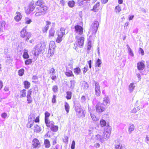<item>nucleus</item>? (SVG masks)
Masks as SVG:
<instances>
[{"mask_svg":"<svg viewBox=\"0 0 149 149\" xmlns=\"http://www.w3.org/2000/svg\"><path fill=\"white\" fill-rule=\"evenodd\" d=\"M36 12L35 15L36 17H38L44 16L46 13L47 7L45 6H42L36 8Z\"/></svg>","mask_w":149,"mask_h":149,"instance_id":"obj_1","label":"nucleus"},{"mask_svg":"<svg viewBox=\"0 0 149 149\" xmlns=\"http://www.w3.org/2000/svg\"><path fill=\"white\" fill-rule=\"evenodd\" d=\"M75 109L78 118H81L85 117V111L82 109L81 106H76Z\"/></svg>","mask_w":149,"mask_h":149,"instance_id":"obj_2","label":"nucleus"},{"mask_svg":"<svg viewBox=\"0 0 149 149\" xmlns=\"http://www.w3.org/2000/svg\"><path fill=\"white\" fill-rule=\"evenodd\" d=\"M31 36V34L26 31L25 28H24L20 32L21 37L23 38H25V40L26 41H28Z\"/></svg>","mask_w":149,"mask_h":149,"instance_id":"obj_3","label":"nucleus"},{"mask_svg":"<svg viewBox=\"0 0 149 149\" xmlns=\"http://www.w3.org/2000/svg\"><path fill=\"white\" fill-rule=\"evenodd\" d=\"M65 28H60V31L57 32L58 37L56 41L57 43H59L62 41V38L65 34Z\"/></svg>","mask_w":149,"mask_h":149,"instance_id":"obj_4","label":"nucleus"},{"mask_svg":"<svg viewBox=\"0 0 149 149\" xmlns=\"http://www.w3.org/2000/svg\"><path fill=\"white\" fill-rule=\"evenodd\" d=\"M99 25V22L97 21H95L91 25V30L92 31V35H94V36H95Z\"/></svg>","mask_w":149,"mask_h":149,"instance_id":"obj_5","label":"nucleus"},{"mask_svg":"<svg viewBox=\"0 0 149 149\" xmlns=\"http://www.w3.org/2000/svg\"><path fill=\"white\" fill-rule=\"evenodd\" d=\"M43 49L42 44H38L36 45L34 48V54L35 56H38L40 54Z\"/></svg>","mask_w":149,"mask_h":149,"instance_id":"obj_6","label":"nucleus"},{"mask_svg":"<svg viewBox=\"0 0 149 149\" xmlns=\"http://www.w3.org/2000/svg\"><path fill=\"white\" fill-rule=\"evenodd\" d=\"M74 32L76 36L81 35L83 33V27L79 25H76L74 26Z\"/></svg>","mask_w":149,"mask_h":149,"instance_id":"obj_7","label":"nucleus"},{"mask_svg":"<svg viewBox=\"0 0 149 149\" xmlns=\"http://www.w3.org/2000/svg\"><path fill=\"white\" fill-rule=\"evenodd\" d=\"M76 40V42L80 48L82 47L83 46L84 38V37L81 36L79 37L78 36H76L75 37Z\"/></svg>","mask_w":149,"mask_h":149,"instance_id":"obj_8","label":"nucleus"},{"mask_svg":"<svg viewBox=\"0 0 149 149\" xmlns=\"http://www.w3.org/2000/svg\"><path fill=\"white\" fill-rule=\"evenodd\" d=\"M35 8L33 2H31L29 5L28 7L26 9L25 11L27 14H29L32 12Z\"/></svg>","mask_w":149,"mask_h":149,"instance_id":"obj_9","label":"nucleus"},{"mask_svg":"<svg viewBox=\"0 0 149 149\" xmlns=\"http://www.w3.org/2000/svg\"><path fill=\"white\" fill-rule=\"evenodd\" d=\"M96 111L98 112H101L103 111L106 109V106L103 104H97L95 106Z\"/></svg>","mask_w":149,"mask_h":149,"instance_id":"obj_10","label":"nucleus"},{"mask_svg":"<svg viewBox=\"0 0 149 149\" xmlns=\"http://www.w3.org/2000/svg\"><path fill=\"white\" fill-rule=\"evenodd\" d=\"M95 95L97 96H100L101 93L100 87L99 83L97 81H95Z\"/></svg>","mask_w":149,"mask_h":149,"instance_id":"obj_11","label":"nucleus"},{"mask_svg":"<svg viewBox=\"0 0 149 149\" xmlns=\"http://www.w3.org/2000/svg\"><path fill=\"white\" fill-rule=\"evenodd\" d=\"M32 143L33 148L38 149L41 146L40 142L36 138L33 139Z\"/></svg>","mask_w":149,"mask_h":149,"instance_id":"obj_12","label":"nucleus"},{"mask_svg":"<svg viewBox=\"0 0 149 149\" xmlns=\"http://www.w3.org/2000/svg\"><path fill=\"white\" fill-rule=\"evenodd\" d=\"M145 66L144 61L139 62L137 63V68L139 70H143L145 68Z\"/></svg>","mask_w":149,"mask_h":149,"instance_id":"obj_13","label":"nucleus"},{"mask_svg":"<svg viewBox=\"0 0 149 149\" xmlns=\"http://www.w3.org/2000/svg\"><path fill=\"white\" fill-rule=\"evenodd\" d=\"M81 86L84 89L86 90L88 89L89 86L87 83L84 81H81Z\"/></svg>","mask_w":149,"mask_h":149,"instance_id":"obj_14","label":"nucleus"},{"mask_svg":"<svg viewBox=\"0 0 149 149\" xmlns=\"http://www.w3.org/2000/svg\"><path fill=\"white\" fill-rule=\"evenodd\" d=\"M110 102V99L109 97L106 96L103 98V103L102 104L106 106V105L109 104Z\"/></svg>","mask_w":149,"mask_h":149,"instance_id":"obj_15","label":"nucleus"},{"mask_svg":"<svg viewBox=\"0 0 149 149\" xmlns=\"http://www.w3.org/2000/svg\"><path fill=\"white\" fill-rule=\"evenodd\" d=\"M66 72H65V74L67 77H74L72 72L69 69H66Z\"/></svg>","mask_w":149,"mask_h":149,"instance_id":"obj_16","label":"nucleus"},{"mask_svg":"<svg viewBox=\"0 0 149 149\" xmlns=\"http://www.w3.org/2000/svg\"><path fill=\"white\" fill-rule=\"evenodd\" d=\"M55 33V31L54 30V29L52 27L50 29L49 31V38L53 37L54 36Z\"/></svg>","mask_w":149,"mask_h":149,"instance_id":"obj_17","label":"nucleus"},{"mask_svg":"<svg viewBox=\"0 0 149 149\" xmlns=\"http://www.w3.org/2000/svg\"><path fill=\"white\" fill-rule=\"evenodd\" d=\"M33 130L35 132L38 133L40 132L41 130V128L37 125H34Z\"/></svg>","mask_w":149,"mask_h":149,"instance_id":"obj_18","label":"nucleus"},{"mask_svg":"<svg viewBox=\"0 0 149 149\" xmlns=\"http://www.w3.org/2000/svg\"><path fill=\"white\" fill-rule=\"evenodd\" d=\"M76 81L74 80H71L70 81L69 88L72 90L74 87Z\"/></svg>","mask_w":149,"mask_h":149,"instance_id":"obj_19","label":"nucleus"},{"mask_svg":"<svg viewBox=\"0 0 149 149\" xmlns=\"http://www.w3.org/2000/svg\"><path fill=\"white\" fill-rule=\"evenodd\" d=\"M100 5V3L97 2L93 7V8L92 9V11L94 12H97L98 9L97 8L99 7Z\"/></svg>","mask_w":149,"mask_h":149,"instance_id":"obj_20","label":"nucleus"},{"mask_svg":"<svg viewBox=\"0 0 149 149\" xmlns=\"http://www.w3.org/2000/svg\"><path fill=\"white\" fill-rule=\"evenodd\" d=\"M17 15L15 17V20L17 22L19 21L21 19L22 16L20 13L19 12H17Z\"/></svg>","mask_w":149,"mask_h":149,"instance_id":"obj_21","label":"nucleus"},{"mask_svg":"<svg viewBox=\"0 0 149 149\" xmlns=\"http://www.w3.org/2000/svg\"><path fill=\"white\" fill-rule=\"evenodd\" d=\"M20 97L21 98L26 97V90L24 89L20 91L19 94Z\"/></svg>","mask_w":149,"mask_h":149,"instance_id":"obj_22","label":"nucleus"},{"mask_svg":"<svg viewBox=\"0 0 149 149\" xmlns=\"http://www.w3.org/2000/svg\"><path fill=\"white\" fill-rule=\"evenodd\" d=\"M92 47L91 41L89 40L87 46V52L88 54H89L90 52V51Z\"/></svg>","mask_w":149,"mask_h":149,"instance_id":"obj_23","label":"nucleus"},{"mask_svg":"<svg viewBox=\"0 0 149 149\" xmlns=\"http://www.w3.org/2000/svg\"><path fill=\"white\" fill-rule=\"evenodd\" d=\"M111 127L108 125L106 126L104 128V132H105L111 134Z\"/></svg>","mask_w":149,"mask_h":149,"instance_id":"obj_24","label":"nucleus"},{"mask_svg":"<svg viewBox=\"0 0 149 149\" xmlns=\"http://www.w3.org/2000/svg\"><path fill=\"white\" fill-rule=\"evenodd\" d=\"M55 47V45L54 42L53 41L50 42L49 47V49L50 50L52 49V50H53Z\"/></svg>","mask_w":149,"mask_h":149,"instance_id":"obj_25","label":"nucleus"},{"mask_svg":"<svg viewBox=\"0 0 149 149\" xmlns=\"http://www.w3.org/2000/svg\"><path fill=\"white\" fill-rule=\"evenodd\" d=\"M115 149H123L122 145L119 142H118L115 145Z\"/></svg>","mask_w":149,"mask_h":149,"instance_id":"obj_26","label":"nucleus"},{"mask_svg":"<svg viewBox=\"0 0 149 149\" xmlns=\"http://www.w3.org/2000/svg\"><path fill=\"white\" fill-rule=\"evenodd\" d=\"M95 139L96 140L99 141L102 143L104 141L103 138H102L101 136L99 134H97L96 135Z\"/></svg>","mask_w":149,"mask_h":149,"instance_id":"obj_27","label":"nucleus"},{"mask_svg":"<svg viewBox=\"0 0 149 149\" xmlns=\"http://www.w3.org/2000/svg\"><path fill=\"white\" fill-rule=\"evenodd\" d=\"M64 104L65 109L67 113H68L69 111L70 107L69 104L67 102H65Z\"/></svg>","mask_w":149,"mask_h":149,"instance_id":"obj_28","label":"nucleus"},{"mask_svg":"<svg viewBox=\"0 0 149 149\" xmlns=\"http://www.w3.org/2000/svg\"><path fill=\"white\" fill-rule=\"evenodd\" d=\"M102 63V62L101 60L99 59L98 58L96 61L95 62V65L96 66H97L98 67L100 68L101 67V65Z\"/></svg>","mask_w":149,"mask_h":149,"instance_id":"obj_29","label":"nucleus"},{"mask_svg":"<svg viewBox=\"0 0 149 149\" xmlns=\"http://www.w3.org/2000/svg\"><path fill=\"white\" fill-rule=\"evenodd\" d=\"M44 144L46 148H48L50 146V144L49 141L48 139H45L44 141Z\"/></svg>","mask_w":149,"mask_h":149,"instance_id":"obj_30","label":"nucleus"},{"mask_svg":"<svg viewBox=\"0 0 149 149\" xmlns=\"http://www.w3.org/2000/svg\"><path fill=\"white\" fill-rule=\"evenodd\" d=\"M28 51L25 50L23 54V57L24 58L27 59L29 58V56L28 53Z\"/></svg>","mask_w":149,"mask_h":149,"instance_id":"obj_31","label":"nucleus"},{"mask_svg":"<svg viewBox=\"0 0 149 149\" xmlns=\"http://www.w3.org/2000/svg\"><path fill=\"white\" fill-rule=\"evenodd\" d=\"M24 88L26 89H28L30 86V83L27 81H25L24 82Z\"/></svg>","mask_w":149,"mask_h":149,"instance_id":"obj_32","label":"nucleus"},{"mask_svg":"<svg viewBox=\"0 0 149 149\" xmlns=\"http://www.w3.org/2000/svg\"><path fill=\"white\" fill-rule=\"evenodd\" d=\"M66 98L67 100H70L72 98V93L71 91H68L66 92Z\"/></svg>","mask_w":149,"mask_h":149,"instance_id":"obj_33","label":"nucleus"},{"mask_svg":"<svg viewBox=\"0 0 149 149\" xmlns=\"http://www.w3.org/2000/svg\"><path fill=\"white\" fill-rule=\"evenodd\" d=\"M126 46L127 47L128 53L131 56H134V54H133V53L131 49L130 48L129 45H126Z\"/></svg>","mask_w":149,"mask_h":149,"instance_id":"obj_34","label":"nucleus"},{"mask_svg":"<svg viewBox=\"0 0 149 149\" xmlns=\"http://www.w3.org/2000/svg\"><path fill=\"white\" fill-rule=\"evenodd\" d=\"M134 84L133 83L130 84L129 86V89L130 92H132L134 90L135 87L134 85Z\"/></svg>","mask_w":149,"mask_h":149,"instance_id":"obj_35","label":"nucleus"},{"mask_svg":"<svg viewBox=\"0 0 149 149\" xmlns=\"http://www.w3.org/2000/svg\"><path fill=\"white\" fill-rule=\"evenodd\" d=\"M90 114L92 119L94 121H97L99 120V119L97 118L94 114L92 113H90Z\"/></svg>","mask_w":149,"mask_h":149,"instance_id":"obj_36","label":"nucleus"},{"mask_svg":"<svg viewBox=\"0 0 149 149\" xmlns=\"http://www.w3.org/2000/svg\"><path fill=\"white\" fill-rule=\"evenodd\" d=\"M110 134L107 132H104L103 134V139H109L110 136Z\"/></svg>","mask_w":149,"mask_h":149,"instance_id":"obj_37","label":"nucleus"},{"mask_svg":"<svg viewBox=\"0 0 149 149\" xmlns=\"http://www.w3.org/2000/svg\"><path fill=\"white\" fill-rule=\"evenodd\" d=\"M134 130V125L132 124L129 127L128 129V132L129 134H131L132 132Z\"/></svg>","mask_w":149,"mask_h":149,"instance_id":"obj_38","label":"nucleus"},{"mask_svg":"<svg viewBox=\"0 0 149 149\" xmlns=\"http://www.w3.org/2000/svg\"><path fill=\"white\" fill-rule=\"evenodd\" d=\"M74 72L77 74H79L81 72V70L80 68L78 67L75 68L74 70Z\"/></svg>","mask_w":149,"mask_h":149,"instance_id":"obj_39","label":"nucleus"},{"mask_svg":"<svg viewBox=\"0 0 149 149\" xmlns=\"http://www.w3.org/2000/svg\"><path fill=\"white\" fill-rule=\"evenodd\" d=\"M51 130L54 132H56L58 129V127L57 126L54 125L53 126H51L50 127Z\"/></svg>","mask_w":149,"mask_h":149,"instance_id":"obj_40","label":"nucleus"},{"mask_svg":"<svg viewBox=\"0 0 149 149\" xmlns=\"http://www.w3.org/2000/svg\"><path fill=\"white\" fill-rule=\"evenodd\" d=\"M75 4V2L73 1H70L68 2V6L71 8L73 7Z\"/></svg>","mask_w":149,"mask_h":149,"instance_id":"obj_41","label":"nucleus"},{"mask_svg":"<svg viewBox=\"0 0 149 149\" xmlns=\"http://www.w3.org/2000/svg\"><path fill=\"white\" fill-rule=\"evenodd\" d=\"M44 2L42 0H38L35 3L37 6H40L44 4Z\"/></svg>","mask_w":149,"mask_h":149,"instance_id":"obj_42","label":"nucleus"},{"mask_svg":"<svg viewBox=\"0 0 149 149\" xmlns=\"http://www.w3.org/2000/svg\"><path fill=\"white\" fill-rule=\"evenodd\" d=\"M34 115L33 114H31L29 116V121H31L32 120L33 121H34Z\"/></svg>","mask_w":149,"mask_h":149,"instance_id":"obj_43","label":"nucleus"},{"mask_svg":"<svg viewBox=\"0 0 149 149\" xmlns=\"http://www.w3.org/2000/svg\"><path fill=\"white\" fill-rule=\"evenodd\" d=\"M56 73L55 70L52 68L49 70V73L51 74L52 75H54Z\"/></svg>","mask_w":149,"mask_h":149,"instance_id":"obj_44","label":"nucleus"},{"mask_svg":"<svg viewBox=\"0 0 149 149\" xmlns=\"http://www.w3.org/2000/svg\"><path fill=\"white\" fill-rule=\"evenodd\" d=\"M24 70L23 69H21L18 71V74L19 76H22L24 73Z\"/></svg>","mask_w":149,"mask_h":149,"instance_id":"obj_45","label":"nucleus"},{"mask_svg":"<svg viewBox=\"0 0 149 149\" xmlns=\"http://www.w3.org/2000/svg\"><path fill=\"white\" fill-rule=\"evenodd\" d=\"M52 90L54 93H56L58 91V87L57 85H54L52 87Z\"/></svg>","mask_w":149,"mask_h":149,"instance_id":"obj_46","label":"nucleus"},{"mask_svg":"<svg viewBox=\"0 0 149 149\" xmlns=\"http://www.w3.org/2000/svg\"><path fill=\"white\" fill-rule=\"evenodd\" d=\"M6 24V22L4 21L1 19L0 20V26L1 27H2V28L3 27H4L5 26Z\"/></svg>","mask_w":149,"mask_h":149,"instance_id":"obj_47","label":"nucleus"},{"mask_svg":"<svg viewBox=\"0 0 149 149\" xmlns=\"http://www.w3.org/2000/svg\"><path fill=\"white\" fill-rule=\"evenodd\" d=\"M34 121H29V123L27 124V127L28 128H31L33 125Z\"/></svg>","mask_w":149,"mask_h":149,"instance_id":"obj_48","label":"nucleus"},{"mask_svg":"<svg viewBox=\"0 0 149 149\" xmlns=\"http://www.w3.org/2000/svg\"><path fill=\"white\" fill-rule=\"evenodd\" d=\"M26 97L27 98L28 103L29 104L31 103L32 102V99L31 96H26Z\"/></svg>","mask_w":149,"mask_h":149,"instance_id":"obj_49","label":"nucleus"},{"mask_svg":"<svg viewBox=\"0 0 149 149\" xmlns=\"http://www.w3.org/2000/svg\"><path fill=\"white\" fill-rule=\"evenodd\" d=\"M32 62V59H29L26 60L25 62V63L26 65H29L31 64Z\"/></svg>","mask_w":149,"mask_h":149,"instance_id":"obj_50","label":"nucleus"},{"mask_svg":"<svg viewBox=\"0 0 149 149\" xmlns=\"http://www.w3.org/2000/svg\"><path fill=\"white\" fill-rule=\"evenodd\" d=\"M25 24H29L32 22L31 20L28 17H26L25 19Z\"/></svg>","mask_w":149,"mask_h":149,"instance_id":"obj_51","label":"nucleus"},{"mask_svg":"<svg viewBox=\"0 0 149 149\" xmlns=\"http://www.w3.org/2000/svg\"><path fill=\"white\" fill-rule=\"evenodd\" d=\"M100 124L102 127L106 125V122L104 120H102L100 121Z\"/></svg>","mask_w":149,"mask_h":149,"instance_id":"obj_52","label":"nucleus"},{"mask_svg":"<svg viewBox=\"0 0 149 149\" xmlns=\"http://www.w3.org/2000/svg\"><path fill=\"white\" fill-rule=\"evenodd\" d=\"M121 6H119V5H118V6H117L115 7V10L117 12H119L120 10H121Z\"/></svg>","mask_w":149,"mask_h":149,"instance_id":"obj_53","label":"nucleus"},{"mask_svg":"<svg viewBox=\"0 0 149 149\" xmlns=\"http://www.w3.org/2000/svg\"><path fill=\"white\" fill-rule=\"evenodd\" d=\"M1 117L4 119H5L7 116V114L5 112L2 113L1 114Z\"/></svg>","mask_w":149,"mask_h":149,"instance_id":"obj_54","label":"nucleus"},{"mask_svg":"<svg viewBox=\"0 0 149 149\" xmlns=\"http://www.w3.org/2000/svg\"><path fill=\"white\" fill-rule=\"evenodd\" d=\"M83 72L84 74L88 70V66L87 65H86L84 68Z\"/></svg>","mask_w":149,"mask_h":149,"instance_id":"obj_55","label":"nucleus"},{"mask_svg":"<svg viewBox=\"0 0 149 149\" xmlns=\"http://www.w3.org/2000/svg\"><path fill=\"white\" fill-rule=\"evenodd\" d=\"M49 125L47 126L48 127H50L51 126H54V123L53 121L49 122Z\"/></svg>","mask_w":149,"mask_h":149,"instance_id":"obj_56","label":"nucleus"},{"mask_svg":"<svg viewBox=\"0 0 149 149\" xmlns=\"http://www.w3.org/2000/svg\"><path fill=\"white\" fill-rule=\"evenodd\" d=\"M46 24L45 27L48 29L49 25L51 24V23L50 22L47 21H46Z\"/></svg>","mask_w":149,"mask_h":149,"instance_id":"obj_57","label":"nucleus"},{"mask_svg":"<svg viewBox=\"0 0 149 149\" xmlns=\"http://www.w3.org/2000/svg\"><path fill=\"white\" fill-rule=\"evenodd\" d=\"M75 142L74 141H72V144H71V148L72 149H74L75 148Z\"/></svg>","mask_w":149,"mask_h":149,"instance_id":"obj_58","label":"nucleus"},{"mask_svg":"<svg viewBox=\"0 0 149 149\" xmlns=\"http://www.w3.org/2000/svg\"><path fill=\"white\" fill-rule=\"evenodd\" d=\"M45 118H48L50 116V114L48 112L46 111L45 113Z\"/></svg>","mask_w":149,"mask_h":149,"instance_id":"obj_59","label":"nucleus"},{"mask_svg":"<svg viewBox=\"0 0 149 149\" xmlns=\"http://www.w3.org/2000/svg\"><path fill=\"white\" fill-rule=\"evenodd\" d=\"M56 95H53V98L52 100V103H55L56 102Z\"/></svg>","mask_w":149,"mask_h":149,"instance_id":"obj_60","label":"nucleus"},{"mask_svg":"<svg viewBox=\"0 0 149 149\" xmlns=\"http://www.w3.org/2000/svg\"><path fill=\"white\" fill-rule=\"evenodd\" d=\"M81 102L83 103L86 100V98L84 96H82L81 98Z\"/></svg>","mask_w":149,"mask_h":149,"instance_id":"obj_61","label":"nucleus"},{"mask_svg":"<svg viewBox=\"0 0 149 149\" xmlns=\"http://www.w3.org/2000/svg\"><path fill=\"white\" fill-rule=\"evenodd\" d=\"M45 122L46 124V126H47L49 125V119L48 118H45Z\"/></svg>","mask_w":149,"mask_h":149,"instance_id":"obj_62","label":"nucleus"},{"mask_svg":"<svg viewBox=\"0 0 149 149\" xmlns=\"http://www.w3.org/2000/svg\"><path fill=\"white\" fill-rule=\"evenodd\" d=\"M139 53H141L142 55H144V51L143 49L141 48H140L139 49Z\"/></svg>","mask_w":149,"mask_h":149,"instance_id":"obj_63","label":"nucleus"},{"mask_svg":"<svg viewBox=\"0 0 149 149\" xmlns=\"http://www.w3.org/2000/svg\"><path fill=\"white\" fill-rule=\"evenodd\" d=\"M145 141L148 144L149 143V138L148 136H146L145 138Z\"/></svg>","mask_w":149,"mask_h":149,"instance_id":"obj_64","label":"nucleus"}]
</instances>
